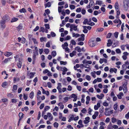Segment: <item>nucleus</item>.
<instances>
[{
    "label": "nucleus",
    "instance_id": "62",
    "mask_svg": "<svg viewBox=\"0 0 129 129\" xmlns=\"http://www.w3.org/2000/svg\"><path fill=\"white\" fill-rule=\"evenodd\" d=\"M77 89L79 91H81V87L80 86H77Z\"/></svg>",
    "mask_w": 129,
    "mask_h": 129
},
{
    "label": "nucleus",
    "instance_id": "60",
    "mask_svg": "<svg viewBox=\"0 0 129 129\" xmlns=\"http://www.w3.org/2000/svg\"><path fill=\"white\" fill-rule=\"evenodd\" d=\"M45 26L46 27V28L47 29H49V25L48 24H45Z\"/></svg>",
    "mask_w": 129,
    "mask_h": 129
},
{
    "label": "nucleus",
    "instance_id": "13",
    "mask_svg": "<svg viewBox=\"0 0 129 129\" xmlns=\"http://www.w3.org/2000/svg\"><path fill=\"white\" fill-rule=\"evenodd\" d=\"M114 7L116 10H119V5L117 2H116L115 3Z\"/></svg>",
    "mask_w": 129,
    "mask_h": 129
},
{
    "label": "nucleus",
    "instance_id": "15",
    "mask_svg": "<svg viewBox=\"0 0 129 129\" xmlns=\"http://www.w3.org/2000/svg\"><path fill=\"white\" fill-rule=\"evenodd\" d=\"M90 100V97L89 96H87L86 97V105H88L89 104Z\"/></svg>",
    "mask_w": 129,
    "mask_h": 129
},
{
    "label": "nucleus",
    "instance_id": "23",
    "mask_svg": "<svg viewBox=\"0 0 129 129\" xmlns=\"http://www.w3.org/2000/svg\"><path fill=\"white\" fill-rule=\"evenodd\" d=\"M103 2L101 1H97L95 3L96 5H101L102 4Z\"/></svg>",
    "mask_w": 129,
    "mask_h": 129
},
{
    "label": "nucleus",
    "instance_id": "25",
    "mask_svg": "<svg viewBox=\"0 0 129 129\" xmlns=\"http://www.w3.org/2000/svg\"><path fill=\"white\" fill-rule=\"evenodd\" d=\"M34 92L33 91H31L29 94V97L31 99H32L33 98L34 96Z\"/></svg>",
    "mask_w": 129,
    "mask_h": 129
},
{
    "label": "nucleus",
    "instance_id": "40",
    "mask_svg": "<svg viewBox=\"0 0 129 129\" xmlns=\"http://www.w3.org/2000/svg\"><path fill=\"white\" fill-rule=\"evenodd\" d=\"M2 101L5 103V104L6 105L7 104V101H8V99H7L5 98L2 100Z\"/></svg>",
    "mask_w": 129,
    "mask_h": 129
},
{
    "label": "nucleus",
    "instance_id": "38",
    "mask_svg": "<svg viewBox=\"0 0 129 129\" xmlns=\"http://www.w3.org/2000/svg\"><path fill=\"white\" fill-rule=\"evenodd\" d=\"M117 121V119L114 117H113L111 119V121L113 123H114Z\"/></svg>",
    "mask_w": 129,
    "mask_h": 129
},
{
    "label": "nucleus",
    "instance_id": "5",
    "mask_svg": "<svg viewBox=\"0 0 129 129\" xmlns=\"http://www.w3.org/2000/svg\"><path fill=\"white\" fill-rule=\"evenodd\" d=\"M4 54L5 56L8 57L11 55L13 54V53L11 52L6 51L4 53Z\"/></svg>",
    "mask_w": 129,
    "mask_h": 129
},
{
    "label": "nucleus",
    "instance_id": "10",
    "mask_svg": "<svg viewBox=\"0 0 129 129\" xmlns=\"http://www.w3.org/2000/svg\"><path fill=\"white\" fill-rule=\"evenodd\" d=\"M90 118L89 117H87L85 118V120H84L83 122L85 124H87L89 122Z\"/></svg>",
    "mask_w": 129,
    "mask_h": 129
},
{
    "label": "nucleus",
    "instance_id": "4",
    "mask_svg": "<svg viewBox=\"0 0 129 129\" xmlns=\"http://www.w3.org/2000/svg\"><path fill=\"white\" fill-rule=\"evenodd\" d=\"M33 58L34 60L35 61L36 60V56H38V52L34 51L33 52Z\"/></svg>",
    "mask_w": 129,
    "mask_h": 129
},
{
    "label": "nucleus",
    "instance_id": "59",
    "mask_svg": "<svg viewBox=\"0 0 129 129\" xmlns=\"http://www.w3.org/2000/svg\"><path fill=\"white\" fill-rule=\"evenodd\" d=\"M39 28V27L38 26H37L33 30L34 31H36L38 30Z\"/></svg>",
    "mask_w": 129,
    "mask_h": 129
},
{
    "label": "nucleus",
    "instance_id": "31",
    "mask_svg": "<svg viewBox=\"0 0 129 129\" xmlns=\"http://www.w3.org/2000/svg\"><path fill=\"white\" fill-rule=\"evenodd\" d=\"M81 37L80 38V40H81V41H83L84 40V37L85 36V35L83 34H82L81 35Z\"/></svg>",
    "mask_w": 129,
    "mask_h": 129
},
{
    "label": "nucleus",
    "instance_id": "43",
    "mask_svg": "<svg viewBox=\"0 0 129 129\" xmlns=\"http://www.w3.org/2000/svg\"><path fill=\"white\" fill-rule=\"evenodd\" d=\"M60 63L61 65L63 64L64 65H65L67 64V62L66 61H60Z\"/></svg>",
    "mask_w": 129,
    "mask_h": 129
},
{
    "label": "nucleus",
    "instance_id": "54",
    "mask_svg": "<svg viewBox=\"0 0 129 129\" xmlns=\"http://www.w3.org/2000/svg\"><path fill=\"white\" fill-rule=\"evenodd\" d=\"M86 79L88 81H90L91 80V78L90 76L88 75L86 76Z\"/></svg>",
    "mask_w": 129,
    "mask_h": 129
},
{
    "label": "nucleus",
    "instance_id": "7",
    "mask_svg": "<svg viewBox=\"0 0 129 129\" xmlns=\"http://www.w3.org/2000/svg\"><path fill=\"white\" fill-rule=\"evenodd\" d=\"M77 26H75L74 24H72L71 25L70 28H71V29H73L75 31H77Z\"/></svg>",
    "mask_w": 129,
    "mask_h": 129
},
{
    "label": "nucleus",
    "instance_id": "35",
    "mask_svg": "<svg viewBox=\"0 0 129 129\" xmlns=\"http://www.w3.org/2000/svg\"><path fill=\"white\" fill-rule=\"evenodd\" d=\"M7 84V82L6 81L4 82L2 84V86L3 87H5Z\"/></svg>",
    "mask_w": 129,
    "mask_h": 129
},
{
    "label": "nucleus",
    "instance_id": "32",
    "mask_svg": "<svg viewBox=\"0 0 129 129\" xmlns=\"http://www.w3.org/2000/svg\"><path fill=\"white\" fill-rule=\"evenodd\" d=\"M61 70L62 71H64V72H66L67 71V69L66 67H64L63 68H61Z\"/></svg>",
    "mask_w": 129,
    "mask_h": 129
},
{
    "label": "nucleus",
    "instance_id": "29",
    "mask_svg": "<svg viewBox=\"0 0 129 129\" xmlns=\"http://www.w3.org/2000/svg\"><path fill=\"white\" fill-rule=\"evenodd\" d=\"M46 37H41L40 38V41L43 42V41H46Z\"/></svg>",
    "mask_w": 129,
    "mask_h": 129
},
{
    "label": "nucleus",
    "instance_id": "52",
    "mask_svg": "<svg viewBox=\"0 0 129 129\" xmlns=\"http://www.w3.org/2000/svg\"><path fill=\"white\" fill-rule=\"evenodd\" d=\"M51 35L52 37H55L56 36V34L53 32H51Z\"/></svg>",
    "mask_w": 129,
    "mask_h": 129
},
{
    "label": "nucleus",
    "instance_id": "57",
    "mask_svg": "<svg viewBox=\"0 0 129 129\" xmlns=\"http://www.w3.org/2000/svg\"><path fill=\"white\" fill-rule=\"evenodd\" d=\"M94 3L93 1H90V3L89 4V5L91 6H93V5L94 6Z\"/></svg>",
    "mask_w": 129,
    "mask_h": 129
},
{
    "label": "nucleus",
    "instance_id": "63",
    "mask_svg": "<svg viewBox=\"0 0 129 129\" xmlns=\"http://www.w3.org/2000/svg\"><path fill=\"white\" fill-rule=\"evenodd\" d=\"M86 12V10L84 9H83L81 10V13L83 15H85Z\"/></svg>",
    "mask_w": 129,
    "mask_h": 129
},
{
    "label": "nucleus",
    "instance_id": "8",
    "mask_svg": "<svg viewBox=\"0 0 129 129\" xmlns=\"http://www.w3.org/2000/svg\"><path fill=\"white\" fill-rule=\"evenodd\" d=\"M47 115L48 117V119L50 121H51L53 119V116L49 112L47 113Z\"/></svg>",
    "mask_w": 129,
    "mask_h": 129
},
{
    "label": "nucleus",
    "instance_id": "1",
    "mask_svg": "<svg viewBox=\"0 0 129 129\" xmlns=\"http://www.w3.org/2000/svg\"><path fill=\"white\" fill-rule=\"evenodd\" d=\"M2 19L0 21L1 27L3 29L6 27L5 23L10 21V17L8 15L6 14L2 17Z\"/></svg>",
    "mask_w": 129,
    "mask_h": 129
},
{
    "label": "nucleus",
    "instance_id": "16",
    "mask_svg": "<svg viewBox=\"0 0 129 129\" xmlns=\"http://www.w3.org/2000/svg\"><path fill=\"white\" fill-rule=\"evenodd\" d=\"M113 22L115 23H119L120 24H121L122 23L121 21L119 19H115L114 21Z\"/></svg>",
    "mask_w": 129,
    "mask_h": 129
},
{
    "label": "nucleus",
    "instance_id": "24",
    "mask_svg": "<svg viewBox=\"0 0 129 129\" xmlns=\"http://www.w3.org/2000/svg\"><path fill=\"white\" fill-rule=\"evenodd\" d=\"M75 50L79 52H80L81 51V49L80 47L79 46H77L76 47L75 49Z\"/></svg>",
    "mask_w": 129,
    "mask_h": 129
},
{
    "label": "nucleus",
    "instance_id": "27",
    "mask_svg": "<svg viewBox=\"0 0 129 129\" xmlns=\"http://www.w3.org/2000/svg\"><path fill=\"white\" fill-rule=\"evenodd\" d=\"M80 36L79 34H76L75 33H73V34L72 36L73 37H75L76 38H77Z\"/></svg>",
    "mask_w": 129,
    "mask_h": 129
},
{
    "label": "nucleus",
    "instance_id": "36",
    "mask_svg": "<svg viewBox=\"0 0 129 129\" xmlns=\"http://www.w3.org/2000/svg\"><path fill=\"white\" fill-rule=\"evenodd\" d=\"M50 109V107L49 106H46L44 108V110L45 111H46Z\"/></svg>",
    "mask_w": 129,
    "mask_h": 129
},
{
    "label": "nucleus",
    "instance_id": "64",
    "mask_svg": "<svg viewBox=\"0 0 129 129\" xmlns=\"http://www.w3.org/2000/svg\"><path fill=\"white\" fill-rule=\"evenodd\" d=\"M125 117L127 119H128L129 118V112H128L125 115Z\"/></svg>",
    "mask_w": 129,
    "mask_h": 129
},
{
    "label": "nucleus",
    "instance_id": "58",
    "mask_svg": "<svg viewBox=\"0 0 129 129\" xmlns=\"http://www.w3.org/2000/svg\"><path fill=\"white\" fill-rule=\"evenodd\" d=\"M64 2H59L58 3V5L59 6H62L64 4Z\"/></svg>",
    "mask_w": 129,
    "mask_h": 129
},
{
    "label": "nucleus",
    "instance_id": "11",
    "mask_svg": "<svg viewBox=\"0 0 129 129\" xmlns=\"http://www.w3.org/2000/svg\"><path fill=\"white\" fill-rule=\"evenodd\" d=\"M108 108H106L105 109V115L106 116H109L110 114L109 111H108Z\"/></svg>",
    "mask_w": 129,
    "mask_h": 129
},
{
    "label": "nucleus",
    "instance_id": "44",
    "mask_svg": "<svg viewBox=\"0 0 129 129\" xmlns=\"http://www.w3.org/2000/svg\"><path fill=\"white\" fill-rule=\"evenodd\" d=\"M88 20L87 19H84V22H83V23L84 24H87V23L88 22Z\"/></svg>",
    "mask_w": 129,
    "mask_h": 129
},
{
    "label": "nucleus",
    "instance_id": "12",
    "mask_svg": "<svg viewBox=\"0 0 129 129\" xmlns=\"http://www.w3.org/2000/svg\"><path fill=\"white\" fill-rule=\"evenodd\" d=\"M87 65L88 67H86L83 64H81L80 65V67L81 68H83V67L86 68H89L90 66L88 64H86V66Z\"/></svg>",
    "mask_w": 129,
    "mask_h": 129
},
{
    "label": "nucleus",
    "instance_id": "20",
    "mask_svg": "<svg viewBox=\"0 0 129 129\" xmlns=\"http://www.w3.org/2000/svg\"><path fill=\"white\" fill-rule=\"evenodd\" d=\"M18 20V19L17 18L15 17H13L11 19V22L12 23L17 21Z\"/></svg>",
    "mask_w": 129,
    "mask_h": 129
},
{
    "label": "nucleus",
    "instance_id": "41",
    "mask_svg": "<svg viewBox=\"0 0 129 129\" xmlns=\"http://www.w3.org/2000/svg\"><path fill=\"white\" fill-rule=\"evenodd\" d=\"M17 99H12L11 100V102L13 103H16L17 102Z\"/></svg>",
    "mask_w": 129,
    "mask_h": 129
},
{
    "label": "nucleus",
    "instance_id": "37",
    "mask_svg": "<svg viewBox=\"0 0 129 129\" xmlns=\"http://www.w3.org/2000/svg\"><path fill=\"white\" fill-rule=\"evenodd\" d=\"M120 111L121 112L122 110L124 108L125 106L123 105H121L120 106Z\"/></svg>",
    "mask_w": 129,
    "mask_h": 129
},
{
    "label": "nucleus",
    "instance_id": "42",
    "mask_svg": "<svg viewBox=\"0 0 129 129\" xmlns=\"http://www.w3.org/2000/svg\"><path fill=\"white\" fill-rule=\"evenodd\" d=\"M7 96L11 98H13L14 96L11 93H8L7 94Z\"/></svg>",
    "mask_w": 129,
    "mask_h": 129
},
{
    "label": "nucleus",
    "instance_id": "48",
    "mask_svg": "<svg viewBox=\"0 0 129 129\" xmlns=\"http://www.w3.org/2000/svg\"><path fill=\"white\" fill-rule=\"evenodd\" d=\"M45 11L47 14H48L50 13V11L49 9L45 10Z\"/></svg>",
    "mask_w": 129,
    "mask_h": 129
},
{
    "label": "nucleus",
    "instance_id": "14",
    "mask_svg": "<svg viewBox=\"0 0 129 129\" xmlns=\"http://www.w3.org/2000/svg\"><path fill=\"white\" fill-rule=\"evenodd\" d=\"M117 71V69L115 68H111L110 69V72L111 73H113L114 72L115 73H116Z\"/></svg>",
    "mask_w": 129,
    "mask_h": 129
},
{
    "label": "nucleus",
    "instance_id": "19",
    "mask_svg": "<svg viewBox=\"0 0 129 129\" xmlns=\"http://www.w3.org/2000/svg\"><path fill=\"white\" fill-rule=\"evenodd\" d=\"M22 62L19 61L17 63V66L18 68H20L21 67L22 64Z\"/></svg>",
    "mask_w": 129,
    "mask_h": 129
},
{
    "label": "nucleus",
    "instance_id": "46",
    "mask_svg": "<svg viewBox=\"0 0 129 129\" xmlns=\"http://www.w3.org/2000/svg\"><path fill=\"white\" fill-rule=\"evenodd\" d=\"M95 24L93 22H91L90 23H89V22H88L87 23V24L88 25H90L91 26H92L95 25Z\"/></svg>",
    "mask_w": 129,
    "mask_h": 129
},
{
    "label": "nucleus",
    "instance_id": "21",
    "mask_svg": "<svg viewBox=\"0 0 129 129\" xmlns=\"http://www.w3.org/2000/svg\"><path fill=\"white\" fill-rule=\"evenodd\" d=\"M23 114L22 113H20L19 114V121L21 120L23 118Z\"/></svg>",
    "mask_w": 129,
    "mask_h": 129
},
{
    "label": "nucleus",
    "instance_id": "53",
    "mask_svg": "<svg viewBox=\"0 0 129 129\" xmlns=\"http://www.w3.org/2000/svg\"><path fill=\"white\" fill-rule=\"evenodd\" d=\"M118 35V32H115L114 34V36L116 38H117Z\"/></svg>",
    "mask_w": 129,
    "mask_h": 129
},
{
    "label": "nucleus",
    "instance_id": "28",
    "mask_svg": "<svg viewBox=\"0 0 129 129\" xmlns=\"http://www.w3.org/2000/svg\"><path fill=\"white\" fill-rule=\"evenodd\" d=\"M68 44L67 42H65L64 44H63L62 45V47L64 49H65V47H67L68 46Z\"/></svg>",
    "mask_w": 129,
    "mask_h": 129
},
{
    "label": "nucleus",
    "instance_id": "34",
    "mask_svg": "<svg viewBox=\"0 0 129 129\" xmlns=\"http://www.w3.org/2000/svg\"><path fill=\"white\" fill-rule=\"evenodd\" d=\"M49 50L48 49H45L44 50V52L46 54H48L49 52Z\"/></svg>",
    "mask_w": 129,
    "mask_h": 129
},
{
    "label": "nucleus",
    "instance_id": "26",
    "mask_svg": "<svg viewBox=\"0 0 129 129\" xmlns=\"http://www.w3.org/2000/svg\"><path fill=\"white\" fill-rule=\"evenodd\" d=\"M122 85V87L123 88H127L126 85L127 84V82H124L123 83Z\"/></svg>",
    "mask_w": 129,
    "mask_h": 129
},
{
    "label": "nucleus",
    "instance_id": "50",
    "mask_svg": "<svg viewBox=\"0 0 129 129\" xmlns=\"http://www.w3.org/2000/svg\"><path fill=\"white\" fill-rule=\"evenodd\" d=\"M116 52L117 53H121V51L119 49L117 48L116 50Z\"/></svg>",
    "mask_w": 129,
    "mask_h": 129
},
{
    "label": "nucleus",
    "instance_id": "61",
    "mask_svg": "<svg viewBox=\"0 0 129 129\" xmlns=\"http://www.w3.org/2000/svg\"><path fill=\"white\" fill-rule=\"evenodd\" d=\"M71 43L73 45H75L76 44V43L74 40H72L71 41Z\"/></svg>",
    "mask_w": 129,
    "mask_h": 129
},
{
    "label": "nucleus",
    "instance_id": "22",
    "mask_svg": "<svg viewBox=\"0 0 129 129\" xmlns=\"http://www.w3.org/2000/svg\"><path fill=\"white\" fill-rule=\"evenodd\" d=\"M76 52L75 51H73L70 54V55L71 57H72L76 54Z\"/></svg>",
    "mask_w": 129,
    "mask_h": 129
},
{
    "label": "nucleus",
    "instance_id": "17",
    "mask_svg": "<svg viewBox=\"0 0 129 129\" xmlns=\"http://www.w3.org/2000/svg\"><path fill=\"white\" fill-rule=\"evenodd\" d=\"M84 29L83 31L85 33H87L88 32V30L86 29V26H83Z\"/></svg>",
    "mask_w": 129,
    "mask_h": 129
},
{
    "label": "nucleus",
    "instance_id": "51",
    "mask_svg": "<svg viewBox=\"0 0 129 129\" xmlns=\"http://www.w3.org/2000/svg\"><path fill=\"white\" fill-rule=\"evenodd\" d=\"M74 117V115H72L71 117L69 118V119L68 120V121L69 122H70L71 121L73 120Z\"/></svg>",
    "mask_w": 129,
    "mask_h": 129
},
{
    "label": "nucleus",
    "instance_id": "47",
    "mask_svg": "<svg viewBox=\"0 0 129 129\" xmlns=\"http://www.w3.org/2000/svg\"><path fill=\"white\" fill-rule=\"evenodd\" d=\"M70 7L71 10L74 9L75 8V6L72 5H70Z\"/></svg>",
    "mask_w": 129,
    "mask_h": 129
},
{
    "label": "nucleus",
    "instance_id": "55",
    "mask_svg": "<svg viewBox=\"0 0 129 129\" xmlns=\"http://www.w3.org/2000/svg\"><path fill=\"white\" fill-rule=\"evenodd\" d=\"M92 20L93 21L95 22H96L97 21V19L95 17H93L92 18Z\"/></svg>",
    "mask_w": 129,
    "mask_h": 129
},
{
    "label": "nucleus",
    "instance_id": "33",
    "mask_svg": "<svg viewBox=\"0 0 129 129\" xmlns=\"http://www.w3.org/2000/svg\"><path fill=\"white\" fill-rule=\"evenodd\" d=\"M11 58V57L9 58H7L5 59L4 60V62L5 63H7L9 61L10 59Z\"/></svg>",
    "mask_w": 129,
    "mask_h": 129
},
{
    "label": "nucleus",
    "instance_id": "45",
    "mask_svg": "<svg viewBox=\"0 0 129 129\" xmlns=\"http://www.w3.org/2000/svg\"><path fill=\"white\" fill-rule=\"evenodd\" d=\"M53 125L54 127H57L58 126V124L56 122H55L53 124Z\"/></svg>",
    "mask_w": 129,
    "mask_h": 129
},
{
    "label": "nucleus",
    "instance_id": "18",
    "mask_svg": "<svg viewBox=\"0 0 129 129\" xmlns=\"http://www.w3.org/2000/svg\"><path fill=\"white\" fill-rule=\"evenodd\" d=\"M51 3L50 2H48L45 5V8L46 7H49L51 6Z\"/></svg>",
    "mask_w": 129,
    "mask_h": 129
},
{
    "label": "nucleus",
    "instance_id": "56",
    "mask_svg": "<svg viewBox=\"0 0 129 129\" xmlns=\"http://www.w3.org/2000/svg\"><path fill=\"white\" fill-rule=\"evenodd\" d=\"M21 40V42L22 43L24 44L25 43V42L26 39L25 38H22Z\"/></svg>",
    "mask_w": 129,
    "mask_h": 129
},
{
    "label": "nucleus",
    "instance_id": "49",
    "mask_svg": "<svg viewBox=\"0 0 129 129\" xmlns=\"http://www.w3.org/2000/svg\"><path fill=\"white\" fill-rule=\"evenodd\" d=\"M32 39L33 40V42L34 43V44H38V42L36 40V39L34 38H33Z\"/></svg>",
    "mask_w": 129,
    "mask_h": 129
},
{
    "label": "nucleus",
    "instance_id": "2",
    "mask_svg": "<svg viewBox=\"0 0 129 129\" xmlns=\"http://www.w3.org/2000/svg\"><path fill=\"white\" fill-rule=\"evenodd\" d=\"M123 7L124 9L126 11L128 10L129 2L128 0H124L123 1Z\"/></svg>",
    "mask_w": 129,
    "mask_h": 129
},
{
    "label": "nucleus",
    "instance_id": "3",
    "mask_svg": "<svg viewBox=\"0 0 129 129\" xmlns=\"http://www.w3.org/2000/svg\"><path fill=\"white\" fill-rule=\"evenodd\" d=\"M58 86L56 88L58 90L59 92L60 93H61L62 92V89L61 88L62 85L60 83H58L57 84Z\"/></svg>",
    "mask_w": 129,
    "mask_h": 129
},
{
    "label": "nucleus",
    "instance_id": "9",
    "mask_svg": "<svg viewBox=\"0 0 129 129\" xmlns=\"http://www.w3.org/2000/svg\"><path fill=\"white\" fill-rule=\"evenodd\" d=\"M89 45L91 47H92L94 46L95 45V43H94L93 41H89Z\"/></svg>",
    "mask_w": 129,
    "mask_h": 129
},
{
    "label": "nucleus",
    "instance_id": "39",
    "mask_svg": "<svg viewBox=\"0 0 129 129\" xmlns=\"http://www.w3.org/2000/svg\"><path fill=\"white\" fill-rule=\"evenodd\" d=\"M19 12L20 13H25L26 12V10L25 9L23 8L19 10Z\"/></svg>",
    "mask_w": 129,
    "mask_h": 129
},
{
    "label": "nucleus",
    "instance_id": "6",
    "mask_svg": "<svg viewBox=\"0 0 129 129\" xmlns=\"http://www.w3.org/2000/svg\"><path fill=\"white\" fill-rule=\"evenodd\" d=\"M35 74V72H31L29 74H27L28 76V78L30 79L32 78H33L34 76V75Z\"/></svg>",
    "mask_w": 129,
    "mask_h": 129
},
{
    "label": "nucleus",
    "instance_id": "30",
    "mask_svg": "<svg viewBox=\"0 0 129 129\" xmlns=\"http://www.w3.org/2000/svg\"><path fill=\"white\" fill-rule=\"evenodd\" d=\"M51 54L53 57H54L56 55V53L55 51H53L52 52Z\"/></svg>",
    "mask_w": 129,
    "mask_h": 129
}]
</instances>
